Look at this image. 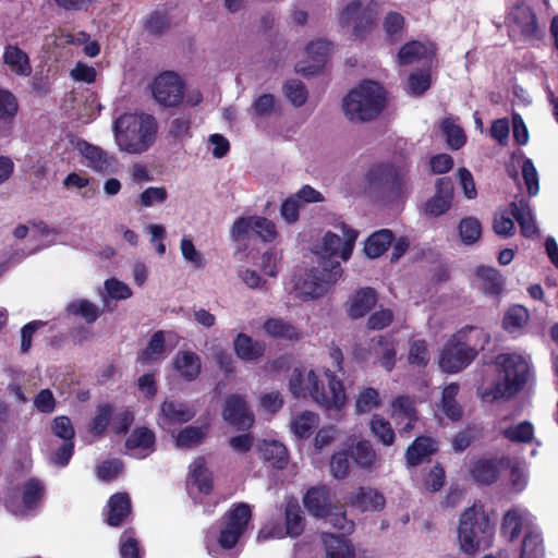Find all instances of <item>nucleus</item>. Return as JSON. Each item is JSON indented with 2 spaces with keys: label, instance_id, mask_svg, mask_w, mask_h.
<instances>
[{
  "label": "nucleus",
  "instance_id": "obj_20",
  "mask_svg": "<svg viewBox=\"0 0 558 558\" xmlns=\"http://www.w3.org/2000/svg\"><path fill=\"white\" fill-rule=\"evenodd\" d=\"M435 54V47L430 41L413 40L403 45L398 53L400 64L409 65L421 61L429 62Z\"/></svg>",
  "mask_w": 558,
  "mask_h": 558
},
{
  "label": "nucleus",
  "instance_id": "obj_54",
  "mask_svg": "<svg viewBox=\"0 0 558 558\" xmlns=\"http://www.w3.org/2000/svg\"><path fill=\"white\" fill-rule=\"evenodd\" d=\"M520 167L529 195H537L539 191V178L533 161L530 158L523 157Z\"/></svg>",
  "mask_w": 558,
  "mask_h": 558
},
{
  "label": "nucleus",
  "instance_id": "obj_44",
  "mask_svg": "<svg viewBox=\"0 0 558 558\" xmlns=\"http://www.w3.org/2000/svg\"><path fill=\"white\" fill-rule=\"evenodd\" d=\"M502 462L498 460H478L472 468V476L483 484H490L498 477Z\"/></svg>",
  "mask_w": 558,
  "mask_h": 558
},
{
  "label": "nucleus",
  "instance_id": "obj_63",
  "mask_svg": "<svg viewBox=\"0 0 558 558\" xmlns=\"http://www.w3.org/2000/svg\"><path fill=\"white\" fill-rule=\"evenodd\" d=\"M533 433V426L529 422H522L515 426L502 429V434L507 439L519 442L531 441Z\"/></svg>",
  "mask_w": 558,
  "mask_h": 558
},
{
  "label": "nucleus",
  "instance_id": "obj_2",
  "mask_svg": "<svg viewBox=\"0 0 558 558\" xmlns=\"http://www.w3.org/2000/svg\"><path fill=\"white\" fill-rule=\"evenodd\" d=\"M112 131L114 144L120 151L141 155L155 144L158 123L151 114L129 112L114 120Z\"/></svg>",
  "mask_w": 558,
  "mask_h": 558
},
{
  "label": "nucleus",
  "instance_id": "obj_60",
  "mask_svg": "<svg viewBox=\"0 0 558 558\" xmlns=\"http://www.w3.org/2000/svg\"><path fill=\"white\" fill-rule=\"evenodd\" d=\"M432 84L430 73L428 71H415L410 74L407 90L411 95H422Z\"/></svg>",
  "mask_w": 558,
  "mask_h": 558
},
{
  "label": "nucleus",
  "instance_id": "obj_35",
  "mask_svg": "<svg viewBox=\"0 0 558 558\" xmlns=\"http://www.w3.org/2000/svg\"><path fill=\"white\" fill-rule=\"evenodd\" d=\"M511 211L517 221L519 222L521 233L524 236L530 238L537 234V226L535 223L530 205L525 201L521 199L519 202L512 203Z\"/></svg>",
  "mask_w": 558,
  "mask_h": 558
},
{
  "label": "nucleus",
  "instance_id": "obj_34",
  "mask_svg": "<svg viewBox=\"0 0 558 558\" xmlns=\"http://www.w3.org/2000/svg\"><path fill=\"white\" fill-rule=\"evenodd\" d=\"M131 513V502L126 494L118 493L108 501L107 522L111 526H119Z\"/></svg>",
  "mask_w": 558,
  "mask_h": 558
},
{
  "label": "nucleus",
  "instance_id": "obj_33",
  "mask_svg": "<svg viewBox=\"0 0 558 558\" xmlns=\"http://www.w3.org/2000/svg\"><path fill=\"white\" fill-rule=\"evenodd\" d=\"M437 450V441L430 437H417L408 448L405 458L411 466H415L425 461Z\"/></svg>",
  "mask_w": 558,
  "mask_h": 558
},
{
  "label": "nucleus",
  "instance_id": "obj_21",
  "mask_svg": "<svg viewBox=\"0 0 558 558\" xmlns=\"http://www.w3.org/2000/svg\"><path fill=\"white\" fill-rule=\"evenodd\" d=\"M155 434L147 427H137L125 441L129 453L135 458H145L155 449Z\"/></svg>",
  "mask_w": 558,
  "mask_h": 558
},
{
  "label": "nucleus",
  "instance_id": "obj_1",
  "mask_svg": "<svg viewBox=\"0 0 558 558\" xmlns=\"http://www.w3.org/2000/svg\"><path fill=\"white\" fill-rule=\"evenodd\" d=\"M289 391L295 398L310 397L328 411H341L348 402L343 381L325 366L294 368L289 378Z\"/></svg>",
  "mask_w": 558,
  "mask_h": 558
},
{
  "label": "nucleus",
  "instance_id": "obj_23",
  "mask_svg": "<svg viewBox=\"0 0 558 558\" xmlns=\"http://www.w3.org/2000/svg\"><path fill=\"white\" fill-rule=\"evenodd\" d=\"M451 199V182L446 178L438 179L436 182V194L425 205L426 214L435 217L445 214L450 208Z\"/></svg>",
  "mask_w": 558,
  "mask_h": 558
},
{
  "label": "nucleus",
  "instance_id": "obj_15",
  "mask_svg": "<svg viewBox=\"0 0 558 558\" xmlns=\"http://www.w3.org/2000/svg\"><path fill=\"white\" fill-rule=\"evenodd\" d=\"M331 52V44L325 39H316L307 44L304 59L300 60L295 70L304 75L316 73L326 62Z\"/></svg>",
  "mask_w": 558,
  "mask_h": 558
},
{
  "label": "nucleus",
  "instance_id": "obj_4",
  "mask_svg": "<svg viewBox=\"0 0 558 558\" xmlns=\"http://www.w3.org/2000/svg\"><path fill=\"white\" fill-rule=\"evenodd\" d=\"M487 336L477 328L466 327L454 333L444 345L438 364L446 373H458L465 368L483 349Z\"/></svg>",
  "mask_w": 558,
  "mask_h": 558
},
{
  "label": "nucleus",
  "instance_id": "obj_13",
  "mask_svg": "<svg viewBox=\"0 0 558 558\" xmlns=\"http://www.w3.org/2000/svg\"><path fill=\"white\" fill-rule=\"evenodd\" d=\"M75 149L82 156V162L94 171L111 172L117 166V159L113 155L84 140H78L75 143Z\"/></svg>",
  "mask_w": 558,
  "mask_h": 558
},
{
  "label": "nucleus",
  "instance_id": "obj_62",
  "mask_svg": "<svg viewBox=\"0 0 558 558\" xmlns=\"http://www.w3.org/2000/svg\"><path fill=\"white\" fill-rule=\"evenodd\" d=\"M52 434L62 439L63 442L73 441L75 430L68 416L60 415L52 420L50 425Z\"/></svg>",
  "mask_w": 558,
  "mask_h": 558
},
{
  "label": "nucleus",
  "instance_id": "obj_12",
  "mask_svg": "<svg viewBox=\"0 0 558 558\" xmlns=\"http://www.w3.org/2000/svg\"><path fill=\"white\" fill-rule=\"evenodd\" d=\"M286 529L280 525H274L271 527H263L257 536L258 541H265L268 538H283L284 536L296 537L303 530V517L302 510L299 502L294 499L288 500L286 504Z\"/></svg>",
  "mask_w": 558,
  "mask_h": 558
},
{
  "label": "nucleus",
  "instance_id": "obj_25",
  "mask_svg": "<svg viewBox=\"0 0 558 558\" xmlns=\"http://www.w3.org/2000/svg\"><path fill=\"white\" fill-rule=\"evenodd\" d=\"M4 65L17 76H29L32 65L28 54L16 45H7L3 51Z\"/></svg>",
  "mask_w": 558,
  "mask_h": 558
},
{
  "label": "nucleus",
  "instance_id": "obj_41",
  "mask_svg": "<svg viewBox=\"0 0 558 558\" xmlns=\"http://www.w3.org/2000/svg\"><path fill=\"white\" fill-rule=\"evenodd\" d=\"M459 392L457 384H450L442 390L441 400L439 403L440 411L451 421H458L462 416V409L456 400Z\"/></svg>",
  "mask_w": 558,
  "mask_h": 558
},
{
  "label": "nucleus",
  "instance_id": "obj_61",
  "mask_svg": "<svg viewBox=\"0 0 558 558\" xmlns=\"http://www.w3.org/2000/svg\"><path fill=\"white\" fill-rule=\"evenodd\" d=\"M254 234L264 242H274L277 236L276 225L266 217L254 215Z\"/></svg>",
  "mask_w": 558,
  "mask_h": 558
},
{
  "label": "nucleus",
  "instance_id": "obj_6",
  "mask_svg": "<svg viewBox=\"0 0 558 558\" xmlns=\"http://www.w3.org/2000/svg\"><path fill=\"white\" fill-rule=\"evenodd\" d=\"M493 536V527L482 505L475 504L464 510L458 526V541L463 553L474 555L488 548Z\"/></svg>",
  "mask_w": 558,
  "mask_h": 558
},
{
  "label": "nucleus",
  "instance_id": "obj_51",
  "mask_svg": "<svg viewBox=\"0 0 558 558\" xmlns=\"http://www.w3.org/2000/svg\"><path fill=\"white\" fill-rule=\"evenodd\" d=\"M180 251L183 259L194 268H204L206 260L203 253L196 248L193 240L184 235L180 241Z\"/></svg>",
  "mask_w": 558,
  "mask_h": 558
},
{
  "label": "nucleus",
  "instance_id": "obj_50",
  "mask_svg": "<svg viewBox=\"0 0 558 558\" xmlns=\"http://www.w3.org/2000/svg\"><path fill=\"white\" fill-rule=\"evenodd\" d=\"M281 252L276 248H269L260 256L258 268L267 277L276 278L281 268Z\"/></svg>",
  "mask_w": 558,
  "mask_h": 558
},
{
  "label": "nucleus",
  "instance_id": "obj_7",
  "mask_svg": "<svg viewBox=\"0 0 558 558\" xmlns=\"http://www.w3.org/2000/svg\"><path fill=\"white\" fill-rule=\"evenodd\" d=\"M251 508L246 504L234 506L223 518L218 533L209 532L207 550L211 557L227 558L225 550L233 548L248 526Z\"/></svg>",
  "mask_w": 558,
  "mask_h": 558
},
{
  "label": "nucleus",
  "instance_id": "obj_32",
  "mask_svg": "<svg viewBox=\"0 0 558 558\" xmlns=\"http://www.w3.org/2000/svg\"><path fill=\"white\" fill-rule=\"evenodd\" d=\"M175 371L186 380H194L201 373V359L192 351H179L173 360Z\"/></svg>",
  "mask_w": 558,
  "mask_h": 558
},
{
  "label": "nucleus",
  "instance_id": "obj_37",
  "mask_svg": "<svg viewBox=\"0 0 558 558\" xmlns=\"http://www.w3.org/2000/svg\"><path fill=\"white\" fill-rule=\"evenodd\" d=\"M165 356V333L157 331L151 336L146 348L138 354L137 360L143 364H154L163 360Z\"/></svg>",
  "mask_w": 558,
  "mask_h": 558
},
{
  "label": "nucleus",
  "instance_id": "obj_59",
  "mask_svg": "<svg viewBox=\"0 0 558 558\" xmlns=\"http://www.w3.org/2000/svg\"><path fill=\"white\" fill-rule=\"evenodd\" d=\"M112 413L113 407L110 404L99 405L90 423L92 433L96 435L104 434L109 424H111Z\"/></svg>",
  "mask_w": 558,
  "mask_h": 558
},
{
  "label": "nucleus",
  "instance_id": "obj_14",
  "mask_svg": "<svg viewBox=\"0 0 558 558\" xmlns=\"http://www.w3.org/2000/svg\"><path fill=\"white\" fill-rule=\"evenodd\" d=\"M186 489L195 500L199 499L201 495H207L211 492L213 474L206 466L204 458L198 457L190 464Z\"/></svg>",
  "mask_w": 558,
  "mask_h": 558
},
{
  "label": "nucleus",
  "instance_id": "obj_47",
  "mask_svg": "<svg viewBox=\"0 0 558 558\" xmlns=\"http://www.w3.org/2000/svg\"><path fill=\"white\" fill-rule=\"evenodd\" d=\"M440 129L446 137L447 145L451 149L461 148L465 142L466 136L463 130L452 118H445L440 122Z\"/></svg>",
  "mask_w": 558,
  "mask_h": 558
},
{
  "label": "nucleus",
  "instance_id": "obj_52",
  "mask_svg": "<svg viewBox=\"0 0 558 558\" xmlns=\"http://www.w3.org/2000/svg\"><path fill=\"white\" fill-rule=\"evenodd\" d=\"M371 432L385 446H391L395 441V432L391 424L379 415L373 416Z\"/></svg>",
  "mask_w": 558,
  "mask_h": 558
},
{
  "label": "nucleus",
  "instance_id": "obj_10",
  "mask_svg": "<svg viewBox=\"0 0 558 558\" xmlns=\"http://www.w3.org/2000/svg\"><path fill=\"white\" fill-rule=\"evenodd\" d=\"M379 13L375 1L352 0L338 14V23L343 29H350L356 39L365 38L376 26Z\"/></svg>",
  "mask_w": 558,
  "mask_h": 558
},
{
  "label": "nucleus",
  "instance_id": "obj_57",
  "mask_svg": "<svg viewBox=\"0 0 558 558\" xmlns=\"http://www.w3.org/2000/svg\"><path fill=\"white\" fill-rule=\"evenodd\" d=\"M254 216H242L234 220L230 228V238L232 241H244L251 234H254Z\"/></svg>",
  "mask_w": 558,
  "mask_h": 558
},
{
  "label": "nucleus",
  "instance_id": "obj_27",
  "mask_svg": "<svg viewBox=\"0 0 558 558\" xmlns=\"http://www.w3.org/2000/svg\"><path fill=\"white\" fill-rule=\"evenodd\" d=\"M333 498L326 487H313L307 490L303 502L315 517H325L332 507Z\"/></svg>",
  "mask_w": 558,
  "mask_h": 558
},
{
  "label": "nucleus",
  "instance_id": "obj_18",
  "mask_svg": "<svg viewBox=\"0 0 558 558\" xmlns=\"http://www.w3.org/2000/svg\"><path fill=\"white\" fill-rule=\"evenodd\" d=\"M345 504L361 512L380 511L386 499L381 493L372 487H359L345 497Z\"/></svg>",
  "mask_w": 558,
  "mask_h": 558
},
{
  "label": "nucleus",
  "instance_id": "obj_24",
  "mask_svg": "<svg viewBox=\"0 0 558 558\" xmlns=\"http://www.w3.org/2000/svg\"><path fill=\"white\" fill-rule=\"evenodd\" d=\"M377 303L376 292L371 288L356 290L347 302V313L357 319L366 315Z\"/></svg>",
  "mask_w": 558,
  "mask_h": 558
},
{
  "label": "nucleus",
  "instance_id": "obj_43",
  "mask_svg": "<svg viewBox=\"0 0 558 558\" xmlns=\"http://www.w3.org/2000/svg\"><path fill=\"white\" fill-rule=\"evenodd\" d=\"M381 405L378 390L372 387H363L355 396L354 408L357 414L369 413Z\"/></svg>",
  "mask_w": 558,
  "mask_h": 558
},
{
  "label": "nucleus",
  "instance_id": "obj_49",
  "mask_svg": "<svg viewBox=\"0 0 558 558\" xmlns=\"http://www.w3.org/2000/svg\"><path fill=\"white\" fill-rule=\"evenodd\" d=\"M206 426H187L175 436V446L180 448H192L199 445L205 438Z\"/></svg>",
  "mask_w": 558,
  "mask_h": 558
},
{
  "label": "nucleus",
  "instance_id": "obj_58",
  "mask_svg": "<svg viewBox=\"0 0 558 558\" xmlns=\"http://www.w3.org/2000/svg\"><path fill=\"white\" fill-rule=\"evenodd\" d=\"M169 134L175 140H185L191 136V116L181 112L173 117L169 124Z\"/></svg>",
  "mask_w": 558,
  "mask_h": 558
},
{
  "label": "nucleus",
  "instance_id": "obj_56",
  "mask_svg": "<svg viewBox=\"0 0 558 558\" xmlns=\"http://www.w3.org/2000/svg\"><path fill=\"white\" fill-rule=\"evenodd\" d=\"M430 360L427 344L424 340L413 339L410 341L408 361L411 365L424 367Z\"/></svg>",
  "mask_w": 558,
  "mask_h": 558
},
{
  "label": "nucleus",
  "instance_id": "obj_22",
  "mask_svg": "<svg viewBox=\"0 0 558 558\" xmlns=\"http://www.w3.org/2000/svg\"><path fill=\"white\" fill-rule=\"evenodd\" d=\"M41 496V484L38 481L31 480L26 482L21 489V504L14 499H11L8 501V507L14 514L24 515L39 501Z\"/></svg>",
  "mask_w": 558,
  "mask_h": 558
},
{
  "label": "nucleus",
  "instance_id": "obj_19",
  "mask_svg": "<svg viewBox=\"0 0 558 558\" xmlns=\"http://www.w3.org/2000/svg\"><path fill=\"white\" fill-rule=\"evenodd\" d=\"M507 23L512 33L524 37H532L537 31L535 15L531 8L524 4L517 5L510 11Z\"/></svg>",
  "mask_w": 558,
  "mask_h": 558
},
{
  "label": "nucleus",
  "instance_id": "obj_3",
  "mask_svg": "<svg viewBox=\"0 0 558 558\" xmlns=\"http://www.w3.org/2000/svg\"><path fill=\"white\" fill-rule=\"evenodd\" d=\"M495 363L498 368V378L492 387L481 389L480 395L484 401L514 396L523 388L531 375L530 360L521 354H499Z\"/></svg>",
  "mask_w": 558,
  "mask_h": 558
},
{
  "label": "nucleus",
  "instance_id": "obj_40",
  "mask_svg": "<svg viewBox=\"0 0 558 558\" xmlns=\"http://www.w3.org/2000/svg\"><path fill=\"white\" fill-rule=\"evenodd\" d=\"M263 330L270 337L284 340H298L300 337L298 329L282 318H268L263 325Z\"/></svg>",
  "mask_w": 558,
  "mask_h": 558
},
{
  "label": "nucleus",
  "instance_id": "obj_9",
  "mask_svg": "<svg viewBox=\"0 0 558 558\" xmlns=\"http://www.w3.org/2000/svg\"><path fill=\"white\" fill-rule=\"evenodd\" d=\"M342 277L340 263L331 264L330 267L312 268L298 279L294 290L303 301L317 300L331 292Z\"/></svg>",
  "mask_w": 558,
  "mask_h": 558
},
{
  "label": "nucleus",
  "instance_id": "obj_46",
  "mask_svg": "<svg viewBox=\"0 0 558 558\" xmlns=\"http://www.w3.org/2000/svg\"><path fill=\"white\" fill-rule=\"evenodd\" d=\"M544 557V546H543V537L541 532L532 527L525 534L520 558H543Z\"/></svg>",
  "mask_w": 558,
  "mask_h": 558
},
{
  "label": "nucleus",
  "instance_id": "obj_8",
  "mask_svg": "<svg viewBox=\"0 0 558 558\" xmlns=\"http://www.w3.org/2000/svg\"><path fill=\"white\" fill-rule=\"evenodd\" d=\"M339 231L340 234L327 231L314 245L313 253L318 257L319 267H330L331 264L339 263L333 260L335 257H340L343 262L351 257L359 233L345 223L339 226Z\"/></svg>",
  "mask_w": 558,
  "mask_h": 558
},
{
  "label": "nucleus",
  "instance_id": "obj_26",
  "mask_svg": "<svg viewBox=\"0 0 558 558\" xmlns=\"http://www.w3.org/2000/svg\"><path fill=\"white\" fill-rule=\"evenodd\" d=\"M532 515L525 509L513 508L509 510L502 521V533L510 539L514 541L520 535L523 527L532 526Z\"/></svg>",
  "mask_w": 558,
  "mask_h": 558
},
{
  "label": "nucleus",
  "instance_id": "obj_42",
  "mask_svg": "<svg viewBox=\"0 0 558 558\" xmlns=\"http://www.w3.org/2000/svg\"><path fill=\"white\" fill-rule=\"evenodd\" d=\"M350 450L352 459L359 466L363 469L376 466L378 457L368 440H359Z\"/></svg>",
  "mask_w": 558,
  "mask_h": 558
},
{
  "label": "nucleus",
  "instance_id": "obj_28",
  "mask_svg": "<svg viewBox=\"0 0 558 558\" xmlns=\"http://www.w3.org/2000/svg\"><path fill=\"white\" fill-rule=\"evenodd\" d=\"M279 111L280 104L272 94L258 95L254 98L248 108V113L257 126H259L265 119L270 118Z\"/></svg>",
  "mask_w": 558,
  "mask_h": 558
},
{
  "label": "nucleus",
  "instance_id": "obj_5",
  "mask_svg": "<svg viewBox=\"0 0 558 558\" xmlns=\"http://www.w3.org/2000/svg\"><path fill=\"white\" fill-rule=\"evenodd\" d=\"M386 106V93L376 82L364 81L343 98L342 107L350 121L366 122L378 117Z\"/></svg>",
  "mask_w": 558,
  "mask_h": 558
},
{
  "label": "nucleus",
  "instance_id": "obj_55",
  "mask_svg": "<svg viewBox=\"0 0 558 558\" xmlns=\"http://www.w3.org/2000/svg\"><path fill=\"white\" fill-rule=\"evenodd\" d=\"M478 276L483 280V289L487 294H498L502 289V278L498 270L492 267H480Z\"/></svg>",
  "mask_w": 558,
  "mask_h": 558
},
{
  "label": "nucleus",
  "instance_id": "obj_39",
  "mask_svg": "<svg viewBox=\"0 0 558 558\" xmlns=\"http://www.w3.org/2000/svg\"><path fill=\"white\" fill-rule=\"evenodd\" d=\"M392 417L396 421L405 420L403 426L404 430H410L414 427L417 420L414 402L409 397H398L392 402Z\"/></svg>",
  "mask_w": 558,
  "mask_h": 558
},
{
  "label": "nucleus",
  "instance_id": "obj_64",
  "mask_svg": "<svg viewBox=\"0 0 558 558\" xmlns=\"http://www.w3.org/2000/svg\"><path fill=\"white\" fill-rule=\"evenodd\" d=\"M168 197V192L163 186H150L144 190L138 198V204L143 207H151L162 204Z\"/></svg>",
  "mask_w": 558,
  "mask_h": 558
},
{
  "label": "nucleus",
  "instance_id": "obj_45",
  "mask_svg": "<svg viewBox=\"0 0 558 558\" xmlns=\"http://www.w3.org/2000/svg\"><path fill=\"white\" fill-rule=\"evenodd\" d=\"M66 312L71 315L81 316L88 324L96 322L101 313L97 304L86 299L70 302L66 305Z\"/></svg>",
  "mask_w": 558,
  "mask_h": 558
},
{
  "label": "nucleus",
  "instance_id": "obj_31",
  "mask_svg": "<svg viewBox=\"0 0 558 558\" xmlns=\"http://www.w3.org/2000/svg\"><path fill=\"white\" fill-rule=\"evenodd\" d=\"M258 451L265 462L272 468L283 469L288 464V450L277 440H262L258 442Z\"/></svg>",
  "mask_w": 558,
  "mask_h": 558
},
{
  "label": "nucleus",
  "instance_id": "obj_30",
  "mask_svg": "<svg viewBox=\"0 0 558 558\" xmlns=\"http://www.w3.org/2000/svg\"><path fill=\"white\" fill-rule=\"evenodd\" d=\"M233 350L239 359L251 362L263 356L265 344L246 333H238L233 340Z\"/></svg>",
  "mask_w": 558,
  "mask_h": 558
},
{
  "label": "nucleus",
  "instance_id": "obj_17",
  "mask_svg": "<svg viewBox=\"0 0 558 558\" xmlns=\"http://www.w3.org/2000/svg\"><path fill=\"white\" fill-rule=\"evenodd\" d=\"M222 416L226 422L240 429L251 427L254 422L252 412L247 409L244 398L240 395H231L226 399Z\"/></svg>",
  "mask_w": 558,
  "mask_h": 558
},
{
  "label": "nucleus",
  "instance_id": "obj_16",
  "mask_svg": "<svg viewBox=\"0 0 558 558\" xmlns=\"http://www.w3.org/2000/svg\"><path fill=\"white\" fill-rule=\"evenodd\" d=\"M195 414V410L185 403L166 400L160 407L158 424L161 428L170 430L175 425L191 421Z\"/></svg>",
  "mask_w": 558,
  "mask_h": 558
},
{
  "label": "nucleus",
  "instance_id": "obj_53",
  "mask_svg": "<svg viewBox=\"0 0 558 558\" xmlns=\"http://www.w3.org/2000/svg\"><path fill=\"white\" fill-rule=\"evenodd\" d=\"M458 230L461 241L466 245L475 243L482 234L481 222L474 217L462 219Z\"/></svg>",
  "mask_w": 558,
  "mask_h": 558
},
{
  "label": "nucleus",
  "instance_id": "obj_38",
  "mask_svg": "<svg viewBox=\"0 0 558 558\" xmlns=\"http://www.w3.org/2000/svg\"><path fill=\"white\" fill-rule=\"evenodd\" d=\"M393 235L388 229L371 234L364 243V252L369 258H377L392 244Z\"/></svg>",
  "mask_w": 558,
  "mask_h": 558
},
{
  "label": "nucleus",
  "instance_id": "obj_11",
  "mask_svg": "<svg viewBox=\"0 0 558 558\" xmlns=\"http://www.w3.org/2000/svg\"><path fill=\"white\" fill-rule=\"evenodd\" d=\"M183 81L173 72L159 74L151 85L155 100L165 107L178 106L183 99Z\"/></svg>",
  "mask_w": 558,
  "mask_h": 558
},
{
  "label": "nucleus",
  "instance_id": "obj_29",
  "mask_svg": "<svg viewBox=\"0 0 558 558\" xmlns=\"http://www.w3.org/2000/svg\"><path fill=\"white\" fill-rule=\"evenodd\" d=\"M319 415L313 411H302L292 415L290 430L298 439L310 438L319 425Z\"/></svg>",
  "mask_w": 558,
  "mask_h": 558
},
{
  "label": "nucleus",
  "instance_id": "obj_48",
  "mask_svg": "<svg viewBox=\"0 0 558 558\" xmlns=\"http://www.w3.org/2000/svg\"><path fill=\"white\" fill-rule=\"evenodd\" d=\"M529 320V312L521 305L511 306L505 314L502 325L508 332L521 330Z\"/></svg>",
  "mask_w": 558,
  "mask_h": 558
},
{
  "label": "nucleus",
  "instance_id": "obj_36",
  "mask_svg": "<svg viewBox=\"0 0 558 558\" xmlns=\"http://www.w3.org/2000/svg\"><path fill=\"white\" fill-rule=\"evenodd\" d=\"M325 558H354V550L344 537L324 533Z\"/></svg>",
  "mask_w": 558,
  "mask_h": 558
}]
</instances>
